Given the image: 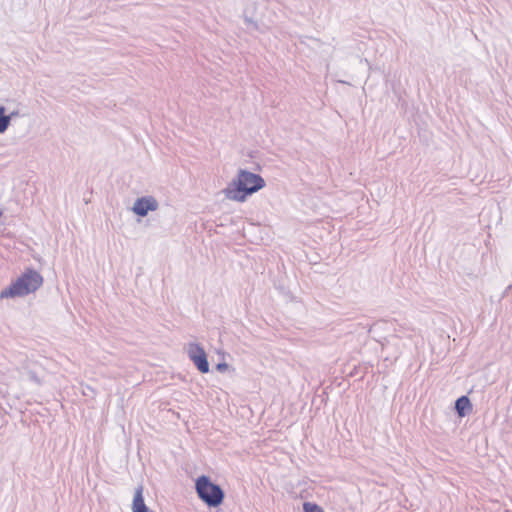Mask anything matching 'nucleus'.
Segmentation results:
<instances>
[{
	"mask_svg": "<svg viewBox=\"0 0 512 512\" xmlns=\"http://www.w3.org/2000/svg\"><path fill=\"white\" fill-rule=\"evenodd\" d=\"M265 186L266 182L260 175L246 169H240L222 190V193L230 201L243 203L247 200L248 196L257 193Z\"/></svg>",
	"mask_w": 512,
	"mask_h": 512,
	"instance_id": "f257e3e1",
	"label": "nucleus"
},
{
	"mask_svg": "<svg viewBox=\"0 0 512 512\" xmlns=\"http://www.w3.org/2000/svg\"><path fill=\"white\" fill-rule=\"evenodd\" d=\"M43 284L42 275L33 270L26 269L9 287L0 293V298L24 297L37 291Z\"/></svg>",
	"mask_w": 512,
	"mask_h": 512,
	"instance_id": "f03ea898",
	"label": "nucleus"
},
{
	"mask_svg": "<svg viewBox=\"0 0 512 512\" xmlns=\"http://www.w3.org/2000/svg\"><path fill=\"white\" fill-rule=\"evenodd\" d=\"M195 488L199 498L208 506L217 507L223 502V490L211 482L207 476H200L196 480Z\"/></svg>",
	"mask_w": 512,
	"mask_h": 512,
	"instance_id": "7ed1b4c3",
	"label": "nucleus"
},
{
	"mask_svg": "<svg viewBox=\"0 0 512 512\" xmlns=\"http://www.w3.org/2000/svg\"><path fill=\"white\" fill-rule=\"evenodd\" d=\"M185 351L199 372L208 373L209 362L203 346L197 342H190L186 345Z\"/></svg>",
	"mask_w": 512,
	"mask_h": 512,
	"instance_id": "20e7f679",
	"label": "nucleus"
},
{
	"mask_svg": "<svg viewBox=\"0 0 512 512\" xmlns=\"http://www.w3.org/2000/svg\"><path fill=\"white\" fill-rule=\"evenodd\" d=\"M158 209L159 202L151 195L136 198L130 208L131 212L139 218H144L149 213L155 212Z\"/></svg>",
	"mask_w": 512,
	"mask_h": 512,
	"instance_id": "39448f33",
	"label": "nucleus"
},
{
	"mask_svg": "<svg viewBox=\"0 0 512 512\" xmlns=\"http://www.w3.org/2000/svg\"><path fill=\"white\" fill-rule=\"evenodd\" d=\"M131 511L132 512H156L146 505V503L144 501V497H143V488L142 487H138L135 490L132 505H131Z\"/></svg>",
	"mask_w": 512,
	"mask_h": 512,
	"instance_id": "423d86ee",
	"label": "nucleus"
},
{
	"mask_svg": "<svg viewBox=\"0 0 512 512\" xmlns=\"http://www.w3.org/2000/svg\"><path fill=\"white\" fill-rule=\"evenodd\" d=\"M16 116H18L16 111L8 112V109L5 106L0 105V134L7 131L12 119Z\"/></svg>",
	"mask_w": 512,
	"mask_h": 512,
	"instance_id": "0eeeda50",
	"label": "nucleus"
},
{
	"mask_svg": "<svg viewBox=\"0 0 512 512\" xmlns=\"http://www.w3.org/2000/svg\"><path fill=\"white\" fill-rule=\"evenodd\" d=\"M455 408L459 417H464L472 411V404L468 397L462 396L457 399Z\"/></svg>",
	"mask_w": 512,
	"mask_h": 512,
	"instance_id": "6e6552de",
	"label": "nucleus"
},
{
	"mask_svg": "<svg viewBox=\"0 0 512 512\" xmlns=\"http://www.w3.org/2000/svg\"><path fill=\"white\" fill-rule=\"evenodd\" d=\"M304 512H324V510L317 504L312 502H305L303 504Z\"/></svg>",
	"mask_w": 512,
	"mask_h": 512,
	"instance_id": "1a4fd4ad",
	"label": "nucleus"
},
{
	"mask_svg": "<svg viewBox=\"0 0 512 512\" xmlns=\"http://www.w3.org/2000/svg\"><path fill=\"white\" fill-rule=\"evenodd\" d=\"M216 369L220 373L234 371V369L226 362H220L216 365Z\"/></svg>",
	"mask_w": 512,
	"mask_h": 512,
	"instance_id": "9d476101",
	"label": "nucleus"
}]
</instances>
